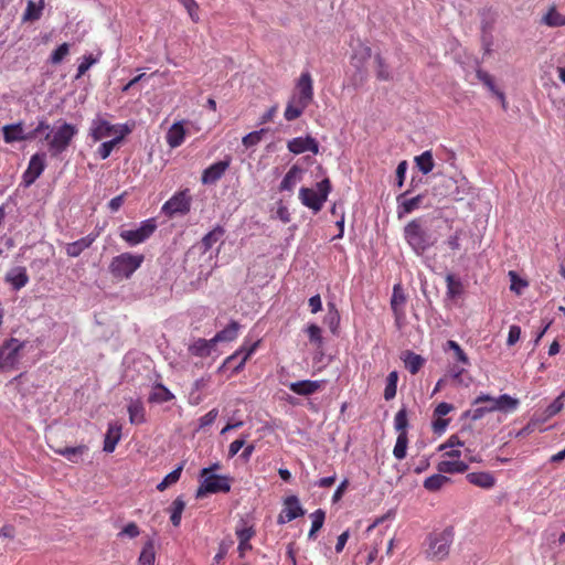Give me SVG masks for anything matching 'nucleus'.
<instances>
[{"instance_id":"nucleus-1","label":"nucleus","mask_w":565,"mask_h":565,"mask_svg":"<svg viewBox=\"0 0 565 565\" xmlns=\"http://www.w3.org/2000/svg\"><path fill=\"white\" fill-rule=\"evenodd\" d=\"M444 224H446L445 220L433 218L428 226L426 220L417 217L405 225L404 237L411 248L420 256L438 242L439 235L435 232Z\"/></svg>"},{"instance_id":"nucleus-2","label":"nucleus","mask_w":565,"mask_h":565,"mask_svg":"<svg viewBox=\"0 0 565 565\" xmlns=\"http://www.w3.org/2000/svg\"><path fill=\"white\" fill-rule=\"evenodd\" d=\"M77 134L76 126L63 122L55 129L46 130L44 140L47 142L51 157H57L63 153L71 145Z\"/></svg>"},{"instance_id":"nucleus-3","label":"nucleus","mask_w":565,"mask_h":565,"mask_svg":"<svg viewBox=\"0 0 565 565\" xmlns=\"http://www.w3.org/2000/svg\"><path fill=\"white\" fill-rule=\"evenodd\" d=\"M143 255L122 253L114 257L109 264V273L116 279H128L141 266Z\"/></svg>"},{"instance_id":"nucleus-4","label":"nucleus","mask_w":565,"mask_h":565,"mask_svg":"<svg viewBox=\"0 0 565 565\" xmlns=\"http://www.w3.org/2000/svg\"><path fill=\"white\" fill-rule=\"evenodd\" d=\"M454 531L452 527H447L439 533H430L427 537L428 548L426 551L427 557L434 561H441L449 554L450 545L452 543Z\"/></svg>"},{"instance_id":"nucleus-5","label":"nucleus","mask_w":565,"mask_h":565,"mask_svg":"<svg viewBox=\"0 0 565 565\" xmlns=\"http://www.w3.org/2000/svg\"><path fill=\"white\" fill-rule=\"evenodd\" d=\"M330 191L331 182L328 178H326L317 183V191L310 188H301L299 191V198L303 205L317 213L322 209Z\"/></svg>"},{"instance_id":"nucleus-6","label":"nucleus","mask_w":565,"mask_h":565,"mask_svg":"<svg viewBox=\"0 0 565 565\" xmlns=\"http://www.w3.org/2000/svg\"><path fill=\"white\" fill-rule=\"evenodd\" d=\"M202 478L195 498L202 499L209 493H227L231 491L232 478L230 476L207 475Z\"/></svg>"},{"instance_id":"nucleus-7","label":"nucleus","mask_w":565,"mask_h":565,"mask_svg":"<svg viewBox=\"0 0 565 565\" xmlns=\"http://www.w3.org/2000/svg\"><path fill=\"white\" fill-rule=\"evenodd\" d=\"M25 347V342H22L15 338H10L0 345V369L12 370L15 369L20 360V351Z\"/></svg>"},{"instance_id":"nucleus-8","label":"nucleus","mask_w":565,"mask_h":565,"mask_svg":"<svg viewBox=\"0 0 565 565\" xmlns=\"http://www.w3.org/2000/svg\"><path fill=\"white\" fill-rule=\"evenodd\" d=\"M157 230L154 218H148L140 223L136 230H125L120 232V237L130 246L138 245L147 241Z\"/></svg>"},{"instance_id":"nucleus-9","label":"nucleus","mask_w":565,"mask_h":565,"mask_svg":"<svg viewBox=\"0 0 565 565\" xmlns=\"http://www.w3.org/2000/svg\"><path fill=\"white\" fill-rule=\"evenodd\" d=\"M191 195L189 194V190L185 189L183 191L177 192L171 199H169L162 206V212L169 217H172L177 214L185 215L191 210Z\"/></svg>"},{"instance_id":"nucleus-10","label":"nucleus","mask_w":565,"mask_h":565,"mask_svg":"<svg viewBox=\"0 0 565 565\" xmlns=\"http://www.w3.org/2000/svg\"><path fill=\"white\" fill-rule=\"evenodd\" d=\"M45 157L46 154L44 152H38L31 157L29 167L22 175V183L25 188L32 185L43 173L45 169Z\"/></svg>"},{"instance_id":"nucleus-11","label":"nucleus","mask_w":565,"mask_h":565,"mask_svg":"<svg viewBox=\"0 0 565 565\" xmlns=\"http://www.w3.org/2000/svg\"><path fill=\"white\" fill-rule=\"evenodd\" d=\"M298 95L295 103L301 104L302 106H309L313 99V85L312 78L309 72H303L296 85Z\"/></svg>"},{"instance_id":"nucleus-12","label":"nucleus","mask_w":565,"mask_h":565,"mask_svg":"<svg viewBox=\"0 0 565 565\" xmlns=\"http://www.w3.org/2000/svg\"><path fill=\"white\" fill-rule=\"evenodd\" d=\"M411 194V189L397 195V216L398 218L404 217L406 214L412 213L413 211L420 207L425 194H418L416 196L407 199V195Z\"/></svg>"},{"instance_id":"nucleus-13","label":"nucleus","mask_w":565,"mask_h":565,"mask_svg":"<svg viewBox=\"0 0 565 565\" xmlns=\"http://www.w3.org/2000/svg\"><path fill=\"white\" fill-rule=\"evenodd\" d=\"M231 164V157H226L224 160L217 161L207 167L202 172L201 182L203 184L216 183L225 173Z\"/></svg>"},{"instance_id":"nucleus-14","label":"nucleus","mask_w":565,"mask_h":565,"mask_svg":"<svg viewBox=\"0 0 565 565\" xmlns=\"http://www.w3.org/2000/svg\"><path fill=\"white\" fill-rule=\"evenodd\" d=\"M287 147L288 150L295 154H300L305 151H311L313 154L319 152V143L311 136L294 138L288 141Z\"/></svg>"},{"instance_id":"nucleus-15","label":"nucleus","mask_w":565,"mask_h":565,"mask_svg":"<svg viewBox=\"0 0 565 565\" xmlns=\"http://www.w3.org/2000/svg\"><path fill=\"white\" fill-rule=\"evenodd\" d=\"M6 282L10 284L13 290H20L29 282V275L26 268L23 266H15L11 268L4 277Z\"/></svg>"},{"instance_id":"nucleus-16","label":"nucleus","mask_w":565,"mask_h":565,"mask_svg":"<svg viewBox=\"0 0 565 565\" xmlns=\"http://www.w3.org/2000/svg\"><path fill=\"white\" fill-rule=\"evenodd\" d=\"M3 139L7 143H13L17 141H25V127L23 121L4 125L2 127Z\"/></svg>"},{"instance_id":"nucleus-17","label":"nucleus","mask_w":565,"mask_h":565,"mask_svg":"<svg viewBox=\"0 0 565 565\" xmlns=\"http://www.w3.org/2000/svg\"><path fill=\"white\" fill-rule=\"evenodd\" d=\"M282 513H286L288 521H292L297 518L303 516L306 511L301 507L298 497L292 494L284 500Z\"/></svg>"},{"instance_id":"nucleus-18","label":"nucleus","mask_w":565,"mask_h":565,"mask_svg":"<svg viewBox=\"0 0 565 565\" xmlns=\"http://www.w3.org/2000/svg\"><path fill=\"white\" fill-rule=\"evenodd\" d=\"M116 131V127L103 118H96L92 122L90 136L94 140H100Z\"/></svg>"},{"instance_id":"nucleus-19","label":"nucleus","mask_w":565,"mask_h":565,"mask_svg":"<svg viewBox=\"0 0 565 565\" xmlns=\"http://www.w3.org/2000/svg\"><path fill=\"white\" fill-rule=\"evenodd\" d=\"M322 384L323 381L303 380L291 383L289 388L298 395L308 396L321 388Z\"/></svg>"},{"instance_id":"nucleus-20","label":"nucleus","mask_w":565,"mask_h":565,"mask_svg":"<svg viewBox=\"0 0 565 565\" xmlns=\"http://www.w3.org/2000/svg\"><path fill=\"white\" fill-rule=\"evenodd\" d=\"M97 234H88L85 237H82L73 243L67 244L66 254L70 257H78L83 250L90 247V245L95 242Z\"/></svg>"},{"instance_id":"nucleus-21","label":"nucleus","mask_w":565,"mask_h":565,"mask_svg":"<svg viewBox=\"0 0 565 565\" xmlns=\"http://www.w3.org/2000/svg\"><path fill=\"white\" fill-rule=\"evenodd\" d=\"M406 302V295L401 284L393 287V295L391 298V308L396 319L404 316L403 306Z\"/></svg>"},{"instance_id":"nucleus-22","label":"nucleus","mask_w":565,"mask_h":565,"mask_svg":"<svg viewBox=\"0 0 565 565\" xmlns=\"http://www.w3.org/2000/svg\"><path fill=\"white\" fill-rule=\"evenodd\" d=\"M121 438V426L117 424H109L108 430L105 435L104 439V451L113 452L116 448V445Z\"/></svg>"},{"instance_id":"nucleus-23","label":"nucleus","mask_w":565,"mask_h":565,"mask_svg":"<svg viewBox=\"0 0 565 565\" xmlns=\"http://www.w3.org/2000/svg\"><path fill=\"white\" fill-rule=\"evenodd\" d=\"M214 347L215 343L212 342V339L206 340L199 338L191 345H189L188 350L194 356L206 358L212 353Z\"/></svg>"},{"instance_id":"nucleus-24","label":"nucleus","mask_w":565,"mask_h":565,"mask_svg":"<svg viewBox=\"0 0 565 565\" xmlns=\"http://www.w3.org/2000/svg\"><path fill=\"white\" fill-rule=\"evenodd\" d=\"M174 398V395L161 383H156L149 394L148 402L154 404H162L170 402Z\"/></svg>"},{"instance_id":"nucleus-25","label":"nucleus","mask_w":565,"mask_h":565,"mask_svg":"<svg viewBox=\"0 0 565 565\" xmlns=\"http://www.w3.org/2000/svg\"><path fill=\"white\" fill-rule=\"evenodd\" d=\"M467 480L477 487L490 489L494 486L495 479L490 472H470L466 476Z\"/></svg>"},{"instance_id":"nucleus-26","label":"nucleus","mask_w":565,"mask_h":565,"mask_svg":"<svg viewBox=\"0 0 565 565\" xmlns=\"http://www.w3.org/2000/svg\"><path fill=\"white\" fill-rule=\"evenodd\" d=\"M54 452L65 457L68 461L77 463L81 457L88 450L86 445L75 447L53 448Z\"/></svg>"},{"instance_id":"nucleus-27","label":"nucleus","mask_w":565,"mask_h":565,"mask_svg":"<svg viewBox=\"0 0 565 565\" xmlns=\"http://www.w3.org/2000/svg\"><path fill=\"white\" fill-rule=\"evenodd\" d=\"M130 131L131 130L127 125L121 126L120 134L117 137H115L114 139H111L109 141H105L100 145V147L98 149L99 157L103 160L107 159L110 156L114 147L117 143H119L125 138V136L128 135Z\"/></svg>"},{"instance_id":"nucleus-28","label":"nucleus","mask_w":565,"mask_h":565,"mask_svg":"<svg viewBox=\"0 0 565 565\" xmlns=\"http://www.w3.org/2000/svg\"><path fill=\"white\" fill-rule=\"evenodd\" d=\"M127 409L130 424L138 425L146 422L145 407L140 399H131Z\"/></svg>"},{"instance_id":"nucleus-29","label":"nucleus","mask_w":565,"mask_h":565,"mask_svg":"<svg viewBox=\"0 0 565 565\" xmlns=\"http://www.w3.org/2000/svg\"><path fill=\"white\" fill-rule=\"evenodd\" d=\"M185 137V129L181 122L173 124L167 132V142L171 148L179 147Z\"/></svg>"},{"instance_id":"nucleus-30","label":"nucleus","mask_w":565,"mask_h":565,"mask_svg":"<svg viewBox=\"0 0 565 565\" xmlns=\"http://www.w3.org/2000/svg\"><path fill=\"white\" fill-rule=\"evenodd\" d=\"M239 323L237 321H231L223 330L218 331L213 338L212 342L215 344L218 342H230L237 337Z\"/></svg>"},{"instance_id":"nucleus-31","label":"nucleus","mask_w":565,"mask_h":565,"mask_svg":"<svg viewBox=\"0 0 565 565\" xmlns=\"http://www.w3.org/2000/svg\"><path fill=\"white\" fill-rule=\"evenodd\" d=\"M520 402L518 398H514L508 394L500 395L495 402H493V405H491V408L494 411H501L504 413H509L512 411H515L519 406Z\"/></svg>"},{"instance_id":"nucleus-32","label":"nucleus","mask_w":565,"mask_h":565,"mask_svg":"<svg viewBox=\"0 0 565 565\" xmlns=\"http://www.w3.org/2000/svg\"><path fill=\"white\" fill-rule=\"evenodd\" d=\"M476 75L480 82H482L492 93L498 96V98L501 100L502 108L507 109L504 94L497 89L493 77L483 70H478Z\"/></svg>"},{"instance_id":"nucleus-33","label":"nucleus","mask_w":565,"mask_h":565,"mask_svg":"<svg viewBox=\"0 0 565 565\" xmlns=\"http://www.w3.org/2000/svg\"><path fill=\"white\" fill-rule=\"evenodd\" d=\"M437 470H438V472H441V473H463L468 470V465L463 461H458V460H454V461L445 460V461H440L437 465Z\"/></svg>"},{"instance_id":"nucleus-34","label":"nucleus","mask_w":565,"mask_h":565,"mask_svg":"<svg viewBox=\"0 0 565 565\" xmlns=\"http://www.w3.org/2000/svg\"><path fill=\"white\" fill-rule=\"evenodd\" d=\"M415 163L423 174H428L435 167L433 153L430 150L424 151L422 154L415 157Z\"/></svg>"},{"instance_id":"nucleus-35","label":"nucleus","mask_w":565,"mask_h":565,"mask_svg":"<svg viewBox=\"0 0 565 565\" xmlns=\"http://www.w3.org/2000/svg\"><path fill=\"white\" fill-rule=\"evenodd\" d=\"M450 482V478L439 472L425 479L424 488L430 492L440 490L446 483Z\"/></svg>"},{"instance_id":"nucleus-36","label":"nucleus","mask_w":565,"mask_h":565,"mask_svg":"<svg viewBox=\"0 0 565 565\" xmlns=\"http://www.w3.org/2000/svg\"><path fill=\"white\" fill-rule=\"evenodd\" d=\"M425 363V359L412 351H407L404 358L405 367L411 374H416Z\"/></svg>"},{"instance_id":"nucleus-37","label":"nucleus","mask_w":565,"mask_h":565,"mask_svg":"<svg viewBox=\"0 0 565 565\" xmlns=\"http://www.w3.org/2000/svg\"><path fill=\"white\" fill-rule=\"evenodd\" d=\"M225 231L222 226L217 225L212 231H210L207 234H205L202 239L201 244L203 247V252H207L212 248V246L221 239V237L224 235Z\"/></svg>"},{"instance_id":"nucleus-38","label":"nucleus","mask_w":565,"mask_h":565,"mask_svg":"<svg viewBox=\"0 0 565 565\" xmlns=\"http://www.w3.org/2000/svg\"><path fill=\"white\" fill-rule=\"evenodd\" d=\"M447 282V296L450 299H455L460 296L463 291V285L459 278H457L454 274H448L446 276Z\"/></svg>"},{"instance_id":"nucleus-39","label":"nucleus","mask_w":565,"mask_h":565,"mask_svg":"<svg viewBox=\"0 0 565 565\" xmlns=\"http://www.w3.org/2000/svg\"><path fill=\"white\" fill-rule=\"evenodd\" d=\"M301 169L298 166H292L280 182V191H290L294 189L298 175L301 173Z\"/></svg>"},{"instance_id":"nucleus-40","label":"nucleus","mask_w":565,"mask_h":565,"mask_svg":"<svg viewBox=\"0 0 565 565\" xmlns=\"http://www.w3.org/2000/svg\"><path fill=\"white\" fill-rule=\"evenodd\" d=\"M44 8V0H40L39 4L29 0L26 9L23 14V21H36L42 15V10Z\"/></svg>"},{"instance_id":"nucleus-41","label":"nucleus","mask_w":565,"mask_h":565,"mask_svg":"<svg viewBox=\"0 0 565 565\" xmlns=\"http://www.w3.org/2000/svg\"><path fill=\"white\" fill-rule=\"evenodd\" d=\"M156 561V552L154 544L152 541H147L142 547V551L139 555V563L141 565H154Z\"/></svg>"},{"instance_id":"nucleus-42","label":"nucleus","mask_w":565,"mask_h":565,"mask_svg":"<svg viewBox=\"0 0 565 565\" xmlns=\"http://www.w3.org/2000/svg\"><path fill=\"white\" fill-rule=\"evenodd\" d=\"M398 374L392 371L386 377V385L384 390V399L391 401L396 396Z\"/></svg>"},{"instance_id":"nucleus-43","label":"nucleus","mask_w":565,"mask_h":565,"mask_svg":"<svg viewBox=\"0 0 565 565\" xmlns=\"http://www.w3.org/2000/svg\"><path fill=\"white\" fill-rule=\"evenodd\" d=\"M184 508H185V502L181 497H178L172 502L170 520L174 526L180 525L181 516H182V512L184 511Z\"/></svg>"},{"instance_id":"nucleus-44","label":"nucleus","mask_w":565,"mask_h":565,"mask_svg":"<svg viewBox=\"0 0 565 565\" xmlns=\"http://www.w3.org/2000/svg\"><path fill=\"white\" fill-rule=\"evenodd\" d=\"M408 445L407 433H398L393 455L397 460H403L406 457Z\"/></svg>"},{"instance_id":"nucleus-45","label":"nucleus","mask_w":565,"mask_h":565,"mask_svg":"<svg viewBox=\"0 0 565 565\" xmlns=\"http://www.w3.org/2000/svg\"><path fill=\"white\" fill-rule=\"evenodd\" d=\"M374 62L376 64V78L379 81H390L392 79V73L388 68V65L385 63V60L381 54H376L374 56Z\"/></svg>"},{"instance_id":"nucleus-46","label":"nucleus","mask_w":565,"mask_h":565,"mask_svg":"<svg viewBox=\"0 0 565 565\" xmlns=\"http://www.w3.org/2000/svg\"><path fill=\"white\" fill-rule=\"evenodd\" d=\"M183 469V465H179L174 470L168 473L164 479L158 483L157 489L159 491H164L169 486L179 481L181 472Z\"/></svg>"},{"instance_id":"nucleus-47","label":"nucleus","mask_w":565,"mask_h":565,"mask_svg":"<svg viewBox=\"0 0 565 565\" xmlns=\"http://www.w3.org/2000/svg\"><path fill=\"white\" fill-rule=\"evenodd\" d=\"M565 391H563L546 408L545 416L547 418L555 416L564 408Z\"/></svg>"},{"instance_id":"nucleus-48","label":"nucleus","mask_w":565,"mask_h":565,"mask_svg":"<svg viewBox=\"0 0 565 565\" xmlns=\"http://www.w3.org/2000/svg\"><path fill=\"white\" fill-rule=\"evenodd\" d=\"M268 131V128H262L259 130L252 131L243 137L242 143L246 148H250L260 142L263 136Z\"/></svg>"},{"instance_id":"nucleus-49","label":"nucleus","mask_w":565,"mask_h":565,"mask_svg":"<svg viewBox=\"0 0 565 565\" xmlns=\"http://www.w3.org/2000/svg\"><path fill=\"white\" fill-rule=\"evenodd\" d=\"M329 311L326 316V322L329 326L330 330L335 333L339 322H340V315L334 306V303H328Z\"/></svg>"},{"instance_id":"nucleus-50","label":"nucleus","mask_w":565,"mask_h":565,"mask_svg":"<svg viewBox=\"0 0 565 565\" xmlns=\"http://www.w3.org/2000/svg\"><path fill=\"white\" fill-rule=\"evenodd\" d=\"M408 426L407 409L403 406L395 415L394 427L398 433H407Z\"/></svg>"},{"instance_id":"nucleus-51","label":"nucleus","mask_w":565,"mask_h":565,"mask_svg":"<svg viewBox=\"0 0 565 565\" xmlns=\"http://www.w3.org/2000/svg\"><path fill=\"white\" fill-rule=\"evenodd\" d=\"M307 107L308 106H302L301 104L297 103L294 105V103L290 102L285 109L284 116L288 121L295 120L302 115Z\"/></svg>"},{"instance_id":"nucleus-52","label":"nucleus","mask_w":565,"mask_h":565,"mask_svg":"<svg viewBox=\"0 0 565 565\" xmlns=\"http://www.w3.org/2000/svg\"><path fill=\"white\" fill-rule=\"evenodd\" d=\"M70 52V45L62 43L51 54L50 62L54 65L60 64Z\"/></svg>"},{"instance_id":"nucleus-53","label":"nucleus","mask_w":565,"mask_h":565,"mask_svg":"<svg viewBox=\"0 0 565 565\" xmlns=\"http://www.w3.org/2000/svg\"><path fill=\"white\" fill-rule=\"evenodd\" d=\"M50 130V124L45 119L39 120L35 128L26 131L25 130V141L34 140L40 134Z\"/></svg>"},{"instance_id":"nucleus-54","label":"nucleus","mask_w":565,"mask_h":565,"mask_svg":"<svg viewBox=\"0 0 565 565\" xmlns=\"http://www.w3.org/2000/svg\"><path fill=\"white\" fill-rule=\"evenodd\" d=\"M563 15L556 11L555 8H551L544 15L543 22L548 26H562Z\"/></svg>"},{"instance_id":"nucleus-55","label":"nucleus","mask_w":565,"mask_h":565,"mask_svg":"<svg viewBox=\"0 0 565 565\" xmlns=\"http://www.w3.org/2000/svg\"><path fill=\"white\" fill-rule=\"evenodd\" d=\"M306 331H307L310 342L317 344L318 347H321V344H322L321 328L316 323H311L307 327Z\"/></svg>"},{"instance_id":"nucleus-56","label":"nucleus","mask_w":565,"mask_h":565,"mask_svg":"<svg viewBox=\"0 0 565 565\" xmlns=\"http://www.w3.org/2000/svg\"><path fill=\"white\" fill-rule=\"evenodd\" d=\"M447 348L452 350L456 355V360L461 362L462 364H469V358L463 352L461 347L454 340H448L446 343Z\"/></svg>"},{"instance_id":"nucleus-57","label":"nucleus","mask_w":565,"mask_h":565,"mask_svg":"<svg viewBox=\"0 0 565 565\" xmlns=\"http://www.w3.org/2000/svg\"><path fill=\"white\" fill-rule=\"evenodd\" d=\"M509 277L511 281L510 289L515 291L518 295L527 286V281L519 277V275L513 270L509 271Z\"/></svg>"},{"instance_id":"nucleus-58","label":"nucleus","mask_w":565,"mask_h":565,"mask_svg":"<svg viewBox=\"0 0 565 565\" xmlns=\"http://www.w3.org/2000/svg\"><path fill=\"white\" fill-rule=\"evenodd\" d=\"M490 412H493V408H491V406H481V407H477L475 409L466 411L462 416L469 417L476 422V420L481 419L484 416V414L490 413Z\"/></svg>"},{"instance_id":"nucleus-59","label":"nucleus","mask_w":565,"mask_h":565,"mask_svg":"<svg viewBox=\"0 0 565 565\" xmlns=\"http://www.w3.org/2000/svg\"><path fill=\"white\" fill-rule=\"evenodd\" d=\"M180 2L183 4V7L186 9L191 20L193 22H199L200 20V17H199V4L196 3L195 0H180Z\"/></svg>"},{"instance_id":"nucleus-60","label":"nucleus","mask_w":565,"mask_h":565,"mask_svg":"<svg viewBox=\"0 0 565 565\" xmlns=\"http://www.w3.org/2000/svg\"><path fill=\"white\" fill-rule=\"evenodd\" d=\"M258 345V342L253 343L248 349H246L245 353L241 358V360L237 362V364L233 365V373H238L244 369V365L247 361V359L254 353Z\"/></svg>"},{"instance_id":"nucleus-61","label":"nucleus","mask_w":565,"mask_h":565,"mask_svg":"<svg viewBox=\"0 0 565 565\" xmlns=\"http://www.w3.org/2000/svg\"><path fill=\"white\" fill-rule=\"evenodd\" d=\"M310 518L312 519L311 527L313 531H319L323 526L326 512L322 509H318L310 514Z\"/></svg>"},{"instance_id":"nucleus-62","label":"nucleus","mask_w":565,"mask_h":565,"mask_svg":"<svg viewBox=\"0 0 565 565\" xmlns=\"http://www.w3.org/2000/svg\"><path fill=\"white\" fill-rule=\"evenodd\" d=\"M95 63H96V58L92 54L84 56L83 62L77 67L76 77L78 78V77L83 76L89 70V67Z\"/></svg>"},{"instance_id":"nucleus-63","label":"nucleus","mask_w":565,"mask_h":565,"mask_svg":"<svg viewBox=\"0 0 565 565\" xmlns=\"http://www.w3.org/2000/svg\"><path fill=\"white\" fill-rule=\"evenodd\" d=\"M235 534L239 542H249V540L255 535V530L253 529V526L242 529L237 527Z\"/></svg>"},{"instance_id":"nucleus-64","label":"nucleus","mask_w":565,"mask_h":565,"mask_svg":"<svg viewBox=\"0 0 565 565\" xmlns=\"http://www.w3.org/2000/svg\"><path fill=\"white\" fill-rule=\"evenodd\" d=\"M233 541H222L218 545V552L214 556V563L221 562L227 554L230 547L232 546Z\"/></svg>"}]
</instances>
